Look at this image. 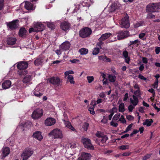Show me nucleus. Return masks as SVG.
<instances>
[{
  "mask_svg": "<svg viewBox=\"0 0 160 160\" xmlns=\"http://www.w3.org/2000/svg\"><path fill=\"white\" fill-rule=\"evenodd\" d=\"M92 32L91 29L85 27L82 29L79 32V36L82 38H85L89 36Z\"/></svg>",
  "mask_w": 160,
  "mask_h": 160,
  "instance_id": "1",
  "label": "nucleus"
},
{
  "mask_svg": "<svg viewBox=\"0 0 160 160\" xmlns=\"http://www.w3.org/2000/svg\"><path fill=\"white\" fill-rule=\"evenodd\" d=\"M81 141L83 143L84 147L90 150L94 149V147L92 144L91 141L89 139L82 137Z\"/></svg>",
  "mask_w": 160,
  "mask_h": 160,
  "instance_id": "2",
  "label": "nucleus"
},
{
  "mask_svg": "<svg viewBox=\"0 0 160 160\" xmlns=\"http://www.w3.org/2000/svg\"><path fill=\"white\" fill-rule=\"evenodd\" d=\"M28 66V63L27 62L22 61L19 62L17 65V68L20 70L24 69V70L22 71L21 72H20V73L23 75H26L27 74V71L25 69L27 68Z\"/></svg>",
  "mask_w": 160,
  "mask_h": 160,
  "instance_id": "3",
  "label": "nucleus"
},
{
  "mask_svg": "<svg viewBox=\"0 0 160 160\" xmlns=\"http://www.w3.org/2000/svg\"><path fill=\"white\" fill-rule=\"evenodd\" d=\"M48 135L52 136L54 138H59L61 139L63 138L62 131L58 129H54L52 130L48 133Z\"/></svg>",
  "mask_w": 160,
  "mask_h": 160,
  "instance_id": "4",
  "label": "nucleus"
},
{
  "mask_svg": "<svg viewBox=\"0 0 160 160\" xmlns=\"http://www.w3.org/2000/svg\"><path fill=\"white\" fill-rule=\"evenodd\" d=\"M130 23L129 20V17L126 13L125 17L122 18L120 23L121 27L126 28H128L130 27Z\"/></svg>",
  "mask_w": 160,
  "mask_h": 160,
  "instance_id": "5",
  "label": "nucleus"
},
{
  "mask_svg": "<svg viewBox=\"0 0 160 160\" xmlns=\"http://www.w3.org/2000/svg\"><path fill=\"white\" fill-rule=\"evenodd\" d=\"M158 9V3L148 4L146 7V10L148 12H154Z\"/></svg>",
  "mask_w": 160,
  "mask_h": 160,
  "instance_id": "6",
  "label": "nucleus"
},
{
  "mask_svg": "<svg viewBox=\"0 0 160 160\" xmlns=\"http://www.w3.org/2000/svg\"><path fill=\"white\" fill-rule=\"evenodd\" d=\"M43 114V111L42 109L37 108L33 112L32 117L34 119H38L40 118Z\"/></svg>",
  "mask_w": 160,
  "mask_h": 160,
  "instance_id": "7",
  "label": "nucleus"
},
{
  "mask_svg": "<svg viewBox=\"0 0 160 160\" xmlns=\"http://www.w3.org/2000/svg\"><path fill=\"white\" fill-rule=\"evenodd\" d=\"M33 153L32 150L27 149L25 150L21 154V157L23 160H26Z\"/></svg>",
  "mask_w": 160,
  "mask_h": 160,
  "instance_id": "8",
  "label": "nucleus"
},
{
  "mask_svg": "<svg viewBox=\"0 0 160 160\" xmlns=\"http://www.w3.org/2000/svg\"><path fill=\"white\" fill-rule=\"evenodd\" d=\"M117 38L120 40L128 37L129 36V32L127 31H120L116 33Z\"/></svg>",
  "mask_w": 160,
  "mask_h": 160,
  "instance_id": "9",
  "label": "nucleus"
},
{
  "mask_svg": "<svg viewBox=\"0 0 160 160\" xmlns=\"http://www.w3.org/2000/svg\"><path fill=\"white\" fill-rule=\"evenodd\" d=\"M49 82L54 86H58L61 85V82L58 77H52L49 79Z\"/></svg>",
  "mask_w": 160,
  "mask_h": 160,
  "instance_id": "10",
  "label": "nucleus"
},
{
  "mask_svg": "<svg viewBox=\"0 0 160 160\" xmlns=\"http://www.w3.org/2000/svg\"><path fill=\"white\" fill-rule=\"evenodd\" d=\"M18 20H15L12 22L7 23V26L11 30L16 29L18 27Z\"/></svg>",
  "mask_w": 160,
  "mask_h": 160,
  "instance_id": "11",
  "label": "nucleus"
},
{
  "mask_svg": "<svg viewBox=\"0 0 160 160\" xmlns=\"http://www.w3.org/2000/svg\"><path fill=\"white\" fill-rule=\"evenodd\" d=\"M91 155L90 153L85 152H82L80 157L78 158V160H87L90 159Z\"/></svg>",
  "mask_w": 160,
  "mask_h": 160,
  "instance_id": "12",
  "label": "nucleus"
},
{
  "mask_svg": "<svg viewBox=\"0 0 160 160\" xmlns=\"http://www.w3.org/2000/svg\"><path fill=\"white\" fill-rule=\"evenodd\" d=\"M1 158H4L7 156L10 153V149L8 147L3 148L2 150Z\"/></svg>",
  "mask_w": 160,
  "mask_h": 160,
  "instance_id": "13",
  "label": "nucleus"
},
{
  "mask_svg": "<svg viewBox=\"0 0 160 160\" xmlns=\"http://www.w3.org/2000/svg\"><path fill=\"white\" fill-rule=\"evenodd\" d=\"M35 31L37 32L42 31L44 29V25L40 22H38L34 25Z\"/></svg>",
  "mask_w": 160,
  "mask_h": 160,
  "instance_id": "14",
  "label": "nucleus"
},
{
  "mask_svg": "<svg viewBox=\"0 0 160 160\" xmlns=\"http://www.w3.org/2000/svg\"><path fill=\"white\" fill-rule=\"evenodd\" d=\"M70 26V24L68 22L64 21L61 22L60 27L62 30L66 31L69 29Z\"/></svg>",
  "mask_w": 160,
  "mask_h": 160,
  "instance_id": "15",
  "label": "nucleus"
},
{
  "mask_svg": "<svg viewBox=\"0 0 160 160\" xmlns=\"http://www.w3.org/2000/svg\"><path fill=\"white\" fill-rule=\"evenodd\" d=\"M24 2V7L27 10H32L35 9V7L31 2L28 1H25Z\"/></svg>",
  "mask_w": 160,
  "mask_h": 160,
  "instance_id": "16",
  "label": "nucleus"
},
{
  "mask_svg": "<svg viewBox=\"0 0 160 160\" xmlns=\"http://www.w3.org/2000/svg\"><path fill=\"white\" fill-rule=\"evenodd\" d=\"M56 122V120L52 118H48L45 121V123L46 126H51Z\"/></svg>",
  "mask_w": 160,
  "mask_h": 160,
  "instance_id": "17",
  "label": "nucleus"
},
{
  "mask_svg": "<svg viewBox=\"0 0 160 160\" xmlns=\"http://www.w3.org/2000/svg\"><path fill=\"white\" fill-rule=\"evenodd\" d=\"M70 44L68 42H64L60 46V48L62 50H66L69 49Z\"/></svg>",
  "mask_w": 160,
  "mask_h": 160,
  "instance_id": "18",
  "label": "nucleus"
},
{
  "mask_svg": "<svg viewBox=\"0 0 160 160\" xmlns=\"http://www.w3.org/2000/svg\"><path fill=\"white\" fill-rule=\"evenodd\" d=\"M132 97L133 98V99L132 98H130V102L132 105H133V106H135L139 102L138 99V97L134 95H133Z\"/></svg>",
  "mask_w": 160,
  "mask_h": 160,
  "instance_id": "19",
  "label": "nucleus"
},
{
  "mask_svg": "<svg viewBox=\"0 0 160 160\" xmlns=\"http://www.w3.org/2000/svg\"><path fill=\"white\" fill-rule=\"evenodd\" d=\"M11 81L7 80L2 83V86L3 89H6L9 88L11 86Z\"/></svg>",
  "mask_w": 160,
  "mask_h": 160,
  "instance_id": "20",
  "label": "nucleus"
},
{
  "mask_svg": "<svg viewBox=\"0 0 160 160\" xmlns=\"http://www.w3.org/2000/svg\"><path fill=\"white\" fill-rule=\"evenodd\" d=\"M16 39L14 38L10 37L7 39V42L8 45H12L16 43Z\"/></svg>",
  "mask_w": 160,
  "mask_h": 160,
  "instance_id": "21",
  "label": "nucleus"
},
{
  "mask_svg": "<svg viewBox=\"0 0 160 160\" xmlns=\"http://www.w3.org/2000/svg\"><path fill=\"white\" fill-rule=\"evenodd\" d=\"M33 137L38 140H41L43 138V137L41 135V132L39 131L36 132L33 134Z\"/></svg>",
  "mask_w": 160,
  "mask_h": 160,
  "instance_id": "22",
  "label": "nucleus"
},
{
  "mask_svg": "<svg viewBox=\"0 0 160 160\" xmlns=\"http://www.w3.org/2000/svg\"><path fill=\"white\" fill-rule=\"evenodd\" d=\"M122 55L125 58V62L129 64L130 59L129 57H128V51L126 50L124 51L123 52Z\"/></svg>",
  "mask_w": 160,
  "mask_h": 160,
  "instance_id": "23",
  "label": "nucleus"
},
{
  "mask_svg": "<svg viewBox=\"0 0 160 160\" xmlns=\"http://www.w3.org/2000/svg\"><path fill=\"white\" fill-rule=\"evenodd\" d=\"M111 35V34L110 33H106L103 34L101 37L99 38L98 40L104 41L110 37Z\"/></svg>",
  "mask_w": 160,
  "mask_h": 160,
  "instance_id": "24",
  "label": "nucleus"
},
{
  "mask_svg": "<svg viewBox=\"0 0 160 160\" xmlns=\"http://www.w3.org/2000/svg\"><path fill=\"white\" fill-rule=\"evenodd\" d=\"M27 32V30H25L24 28H21L20 29L19 32V36L21 37H22L25 35Z\"/></svg>",
  "mask_w": 160,
  "mask_h": 160,
  "instance_id": "25",
  "label": "nucleus"
},
{
  "mask_svg": "<svg viewBox=\"0 0 160 160\" xmlns=\"http://www.w3.org/2000/svg\"><path fill=\"white\" fill-rule=\"evenodd\" d=\"M43 62L42 58H39L36 59L34 62L35 65L38 66L40 65Z\"/></svg>",
  "mask_w": 160,
  "mask_h": 160,
  "instance_id": "26",
  "label": "nucleus"
},
{
  "mask_svg": "<svg viewBox=\"0 0 160 160\" xmlns=\"http://www.w3.org/2000/svg\"><path fill=\"white\" fill-rule=\"evenodd\" d=\"M153 122V120L152 119H147L143 123V125H146L147 126L149 127L151 125L152 123Z\"/></svg>",
  "mask_w": 160,
  "mask_h": 160,
  "instance_id": "27",
  "label": "nucleus"
},
{
  "mask_svg": "<svg viewBox=\"0 0 160 160\" xmlns=\"http://www.w3.org/2000/svg\"><path fill=\"white\" fill-rule=\"evenodd\" d=\"M116 78L114 75L112 74L109 75L108 77L109 81L111 82H114L116 81Z\"/></svg>",
  "mask_w": 160,
  "mask_h": 160,
  "instance_id": "28",
  "label": "nucleus"
},
{
  "mask_svg": "<svg viewBox=\"0 0 160 160\" xmlns=\"http://www.w3.org/2000/svg\"><path fill=\"white\" fill-rule=\"evenodd\" d=\"M98 58L100 60H102V61L107 62H110V59L108 58L106 56H101L98 57Z\"/></svg>",
  "mask_w": 160,
  "mask_h": 160,
  "instance_id": "29",
  "label": "nucleus"
},
{
  "mask_svg": "<svg viewBox=\"0 0 160 160\" xmlns=\"http://www.w3.org/2000/svg\"><path fill=\"white\" fill-rule=\"evenodd\" d=\"M31 122H26L23 124L22 126H21V129H22V131H24V128H28L30 127Z\"/></svg>",
  "mask_w": 160,
  "mask_h": 160,
  "instance_id": "30",
  "label": "nucleus"
},
{
  "mask_svg": "<svg viewBox=\"0 0 160 160\" xmlns=\"http://www.w3.org/2000/svg\"><path fill=\"white\" fill-rule=\"evenodd\" d=\"M31 76L30 75H27L23 78V82L24 83H27L31 80Z\"/></svg>",
  "mask_w": 160,
  "mask_h": 160,
  "instance_id": "31",
  "label": "nucleus"
},
{
  "mask_svg": "<svg viewBox=\"0 0 160 160\" xmlns=\"http://www.w3.org/2000/svg\"><path fill=\"white\" fill-rule=\"evenodd\" d=\"M79 52L81 55H85L88 52V50L87 49L83 48L79 50Z\"/></svg>",
  "mask_w": 160,
  "mask_h": 160,
  "instance_id": "32",
  "label": "nucleus"
},
{
  "mask_svg": "<svg viewBox=\"0 0 160 160\" xmlns=\"http://www.w3.org/2000/svg\"><path fill=\"white\" fill-rule=\"evenodd\" d=\"M124 104L123 103H121L119 105L118 110L119 112H123L125 110Z\"/></svg>",
  "mask_w": 160,
  "mask_h": 160,
  "instance_id": "33",
  "label": "nucleus"
},
{
  "mask_svg": "<svg viewBox=\"0 0 160 160\" xmlns=\"http://www.w3.org/2000/svg\"><path fill=\"white\" fill-rule=\"evenodd\" d=\"M47 26L51 29H53L55 28V26L53 22H47Z\"/></svg>",
  "mask_w": 160,
  "mask_h": 160,
  "instance_id": "34",
  "label": "nucleus"
},
{
  "mask_svg": "<svg viewBox=\"0 0 160 160\" xmlns=\"http://www.w3.org/2000/svg\"><path fill=\"white\" fill-rule=\"evenodd\" d=\"M140 43V41L138 40H136L134 41H130L129 46H131V45L133 44H137V46H138Z\"/></svg>",
  "mask_w": 160,
  "mask_h": 160,
  "instance_id": "35",
  "label": "nucleus"
},
{
  "mask_svg": "<svg viewBox=\"0 0 160 160\" xmlns=\"http://www.w3.org/2000/svg\"><path fill=\"white\" fill-rule=\"evenodd\" d=\"M67 78L71 84H73L75 83V82L73 81V77L72 75H68Z\"/></svg>",
  "mask_w": 160,
  "mask_h": 160,
  "instance_id": "36",
  "label": "nucleus"
},
{
  "mask_svg": "<svg viewBox=\"0 0 160 160\" xmlns=\"http://www.w3.org/2000/svg\"><path fill=\"white\" fill-rule=\"evenodd\" d=\"M120 114L119 113H117V114L115 115L114 117H113L112 120L114 121H117L120 117Z\"/></svg>",
  "mask_w": 160,
  "mask_h": 160,
  "instance_id": "37",
  "label": "nucleus"
},
{
  "mask_svg": "<svg viewBox=\"0 0 160 160\" xmlns=\"http://www.w3.org/2000/svg\"><path fill=\"white\" fill-rule=\"evenodd\" d=\"M89 126V124L87 122H84L83 123L82 128L85 131H87Z\"/></svg>",
  "mask_w": 160,
  "mask_h": 160,
  "instance_id": "38",
  "label": "nucleus"
},
{
  "mask_svg": "<svg viewBox=\"0 0 160 160\" xmlns=\"http://www.w3.org/2000/svg\"><path fill=\"white\" fill-rule=\"evenodd\" d=\"M108 138L105 135L102 136L101 137V142L102 143H104L106 142V141L108 140Z\"/></svg>",
  "mask_w": 160,
  "mask_h": 160,
  "instance_id": "39",
  "label": "nucleus"
},
{
  "mask_svg": "<svg viewBox=\"0 0 160 160\" xmlns=\"http://www.w3.org/2000/svg\"><path fill=\"white\" fill-rule=\"evenodd\" d=\"M129 147L128 145H123L119 147V148L122 150H124L126 149H128Z\"/></svg>",
  "mask_w": 160,
  "mask_h": 160,
  "instance_id": "40",
  "label": "nucleus"
},
{
  "mask_svg": "<svg viewBox=\"0 0 160 160\" xmlns=\"http://www.w3.org/2000/svg\"><path fill=\"white\" fill-rule=\"evenodd\" d=\"M4 0H0V10H2L4 8Z\"/></svg>",
  "mask_w": 160,
  "mask_h": 160,
  "instance_id": "41",
  "label": "nucleus"
},
{
  "mask_svg": "<svg viewBox=\"0 0 160 160\" xmlns=\"http://www.w3.org/2000/svg\"><path fill=\"white\" fill-rule=\"evenodd\" d=\"M34 95L37 97H40L41 96H42V94L40 93L39 91L36 90L34 91L33 92Z\"/></svg>",
  "mask_w": 160,
  "mask_h": 160,
  "instance_id": "42",
  "label": "nucleus"
},
{
  "mask_svg": "<svg viewBox=\"0 0 160 160\" xmlns=\"http://www.w3.org/2000/svg\"><path fill=\"white\" fill-rule=\"evenodd\" d=\"M99 52V48H95L92 52V54L94 55H96Z\"/></svg>",
  "mask_w": 160,
  "mask_h": 160,
  "instance_id": "43",
  "label": "nucleus"
},
{
  "mask_svg": "<svg viewBox=\"0 0 160 160\" xmlns=\"http://www.w3.org/2000/svg\"><path fill=\"white\" fill-rule=\"evenodd\" d=\"M87 78L88 83H90L94 80V77L93 76H88Z\"/></svg>",
  "mask_w": 160,
  "mask_h": 160,
  "instance_id": "44",
  "label": "nucleus"
},
{
  "mask_svg": "<svg viewBox=\"0 0 160 160\" xmlns=\"http://www.w3.org/2000/svg\"><path fill=\"white\" fill-rule=\"evenodd\" d=\"M146 35V33H141L139 35V37L140 39H142L143 40H144L146 38H144V37Z\"/></svg>",
  "mask_w": 160,
  "mask_h": 160,
  "instance_id": "45",
  "label": "nucleus"
},
{
  "mask_svg": "<svg viewBox=\"0 0 160 160\" xmlns=\"http://www.w3.org/2000/svg\"><path fill=\"white\" fill-rule=\"evenodd\" d=\"M158 79H156L155 82L153 84V87L154 88H156L158 87Z\"/></svg>",
  "mask_w": 160,
  "mask_h": 160,
  "instance_id": "46",
  "label": "nucleus"
},
{
  "mask_svg": "<svg viewBox=\"0 0 160 160\" xmlns=\"http://www.w3.org/2000/svg\"><path fill=\"white\" fill-rule=\"evenodd\" d=\"M119 121H120L122 123H126V121L124 118L123 115H122L121 118L119 119Z\"/></svg>",
  "mask_w": 160,
  "mask_h": 160,
  "instance_id": "47",
  "label": "nucleus"
},
{
  "mask_svg": "<svg viewBox=\"0 0 160 160\" xmlns=\"http://www.w3.org/2000/svg\"><path fill=\"white\" fill-rule=\"evenodd\" d=\"M134 107V106H133V105L131 104L128 107V110L129 112H132Z\"/></svg>",
  "mask_w": 160,
  "mask_h": 160,
  "instance_id": "48",
  "label": "nucleus"
},
{
  "mask_svg": "<svg viewBox=\"0 0 160 160\" xmlns=\"http://www.w3.org/2000/svg\"><path fill=\"white\" fill-rule=\"evenodd\" d=\"M108 121V119L106 117L103 116V119L101 120V122L104 124H106Z\"/></svg>",
  "mask_w": 160,
  "mask_h": 160,
  "instance_id": "49",
  "label": "nucleus"
},
{
  "mask_svg": "<svg viewBox=\"0 0 160 160\" xmlns=\"http://www.w3.org/2000/svg\"><path fill=\"white\" fill-rule=\"evenodd\" d=\"M74 73V72L72 70H70L67 71H66L65 72V74L66 76L69 75V74H73Z\"/></svg>",
  "mask_w": 160,
  "mask_h": 160,
  "instance_id": "50",
  "label": "nucleus"
},
{
  "mask_svg": "<svg viewBox=\"0 0 160 160\" xmlns=\"http://www.w3.org/2000/svg\"><path fill=\"white\" fill-rule=\"evenodd\" d=\"M88 110L89 111H90V112L91 114L94 115L95 113V112L94 111V109L93 108H90L88 109Z\"/></svg>",
  "mask_w": 160,
  "mask_h": 160,
  "instance_id": "51",
  "label": "nucleus"
},
{
  "mask_svg": "<svg viewBox=\"0 0 160 160\" xmlns=\"http://www.w3.org/2000/svg\"><path fill=\"white\" fill-rule=\"evenodd\" d=\"M64 122H65V126L69 128L70 126L71 125L70 122L69 121L66 122L65 120Z\"/></svg>",
  "mask_w": 160,
  "mask_h": 160,
  "instance_id": "52",
  "label": "nucleus"
},
{
  "mask_svg": "<svg viewBox=\"0 0 160 160\" xmlns=\"http://www.w3.org/2000/svg\"><path fill=\"white\" fill-rule=\"evenodd\" d=\"M126 118L129 121L133 120L134 119V117L131 115H127L126 117Z\"/></svg>",
  "mask_w": 160,
  "mask_h": 160,
  "instance_id": "53",
  "label": "nucleus"
},
{
  "mask_svg": "<svg viewBox=\"0 0 160 160\" xmlns=\"http://www.w3.org/2000/svg\"><path fill=\"white\" fill-rule=\"evenodd\" d=\"M70 61L72 63H76L79 62V60L77 59H73V60H70Z\"/></svg>",
  "mask_w": 160,
  "mask_h": 160,
  "instance_id": "54",
  "label": "nucleus"
},
{
  "mask_svg": "<svg viewBox=\"0 0 160 160\" xmlns=\"http://www.w3.org/2000/svg\"><path fill=\"white\" fill-rule=\"evenodd\" d=\"M144 107H141L139 108V111L141 113H144Z\"/></svg>",
  "mask_w": 160,
  "mask_h": 160,
  "instance_id": "55",
  "label": "nucleus"
},
{
  "mask_svg": "<svg viewBox=\"0 0 160 160\" xmlns=\"http://www.w3.org/2000/svg\"><path fill=\"white\" fill-rule=\"evenodd\" d=\"M128 98V93H126L124 96V98L123 99L124 101H126L127 99Z\"/></svg>",
  "mask_w": 160,
  "mask_h": 160,
  "instance_id": "56",
  "label": "nucleus"
},
{
  "mask_svg": "<svg viewBox=\"0 0 160 160\" xmlns=\"http://www.w3.org/2000/svg\"><path fill=\"white\" fill-rule=\"evenodd\" d=\"M148 91L149 92H151L152 93L153 95V96H154L155 95V92L154 91V90L152 89V88H151L149 90H148Z\"/></svg>",
  "mask_w": 160,
  "mask_h": 160,
  "instance_id": "57",
  "label": "nucleus"
},
{
  "mask_svg": "<svg viewBox=\"0 0 160 160\" xmlns=\"http://www.w3.org/2000/svg\"><path fill=\"white\" fill-rule=\"evenodd\" d=\"M150 156L151 155L150 154H147L143 157V160H146L147 159L149 158Z\"/></svg>",
  "mask_w": 160,
  "mask_h": 160,
  "instance_id": "58",
  "label": "nucleus"
},
{
  "mask_svg": "<svg viewBox=\"0 0 160 160\" xmlns=\"http://www.w3.org/2000/svg\"><path fill=\"white\" fill-rule=\"evenodd\" d=\"M110 125L115 127H116L118 126V124L117 123H115L112 121L110 122Z\"/></svg>",
  "mask_w": 160,
  "mask_h": 160,
  "instance_id": "59",
  "label": "nucleus"
},
{
  "mask_svg": "<svg viewBox=\"0 0 160 160\" xmlns=\"http://www.w3.org/2000/svg\"><path fill=\"white\" fill-rule=\"evenodd\" d=\"M160 52V48L159 47H156L155 49V52L157 54H158Z\"/></svg>",
  "mask_w": 160,
  "mask_h": 160,
  "instance_id": "60",
  "label": "nucleus"
},
{
  "mask_svg": "<svg viewBox=\"0 0 160 160\" xmlns=\"http://www.w3.org/2000/svg\"><path fill=\"white\" fill-rule=\"evenodd\" d=\"M118 109L117 108L115 107H113L112 109V111L111 112V113H113V114H114V113L115 112H116L117 111Z\"/></svg>",
  "mask_w": 160,
  "mask_h": 160,
  "instance_id": "61",
  "label": "nucleus"
},
{
  "mask_svg": "<svg viewBox=\"0 0 160 160\" xmlns=\"http://www.w3.org/2000/svg\"><path fill=\"white\" fill-rule=\"evenodd\" d=\"M148 17L149 18H152L155 17L154 15L152 14V13H149L148 15Z\"/></svg>",
  "mask_w": 160,
  "mask_h": 160,
  "instance_id": "62",
  "label": "nucleus"
},
{
  "mask_svg": "<svg viewBox=\"0 0 160 160\" xmlns=\"http://www.w3.org/2000/svg\"><path fill=\"white\" fill-rule=\"evenodd\" d=\"M138 78L144 80H146L147 79L146 78H145L141 74L139 75Z\"/></svg>",
  "mask_w": 160,
  "mask_h": 160,
  "instance_id": "63",
  "label": "nucleus"
},
{
  "mask_svg": "<svg viewBox=\"0 0 160 160\" xmlns=\"http://www.w3.org/2000/svg\"><path fill=\"white\" fill-rule=\"evenodd\" d=\"M142 61L143 63L146 64L148 62V60L147 58L145 57H142Z\"/></svg>",
  "mask_w": 160,
  "mask_h": 160,
  "instance_id": "64",
  "label": "nucleus"
}]
</instances>
